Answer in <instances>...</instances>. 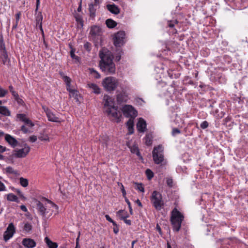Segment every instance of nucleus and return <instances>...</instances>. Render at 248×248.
I'll use <instances>...</instances> for the list:
<instances>
[{
    "mask_svg": "<svg viewBox=\"0 0 248 248\" xmlns=\"http://www.w3.org/2000/svg\"><path fill=\"white\" fill-rule=\"evenodd\" d=\"M49 206L44 205L40 201L36 204V210L38 213L44 219L48 218L52 214L58 213V206L52 201L46 200Z\"/></svg>",
    "mask_w": 248,
    "mask_h": 248,
    "instance_id": "obj_1",
    "label": "nucleus"
},
{
    "mask_svg": "<svg viewBox=\"0 0 248 248\" xmlns=\"http://www.w3.org/2000/svg\"><path fill=\"white\" fill-rule=\"evenodd\" d=\"M99 57L101 59L99 66L102 71L107 75L114 74L116 68L112 58L101 51L99 52Z\"/></svg>",
    "mask_w": 248,
    "mask_h": 248,
    "instance_id": "obj_2",
    "label": "nucleus"
},
{
    "mask_svg": "<svg viewBox=\"0 0 248 248\" xmlns=\"http://www.w3.org/2000/svg\"><path fill=\"white\" fill-rule=\"evenodd\" d=\"M183 219V215L176 208H174L172 211L170 217V221L174 231H179Z\"/></svg>",
    "mask_w": 248,
    "mask_h": 248,
    "instance_id": "obj_3",
    "label": "nucleus"
},
{
    "mask_svg": "<svg viewBox=\"0 0 248 248\" xmlns=\"http://www.w3.org/2000/svg\"><path fill=\"white\" fill-rule=\"evenodd\" d=\"M118 79L113 77L105 78L102 81L104 89L108 92L114 91L118 87Z\"/></svg>",
    "mask_w": 248,
    "mask_h": 248,
    "instance_id": "obj_4",
    "label": "nucleus"
},
{
    "mask_svg": "<svg viewBox=\"0 0 248 248\" xmlns=\"http://www.w3.org/2000/svg\"><path fill=\"white\" fill-rule=\"evenodd\" d=\"M151 201L154 207L157 210H160L164 206V201L162 195L157 191H154L151 197Z\"/></svg>",
    "mask_w": 248,
    "mask_h": 248,
    "instance_id": "obj_5",
    "label": "nucleus"
},
{
    "mask_svg": "<svg viewBox=\"0 0 248 248\" xmlns=\"http://www.w3.org/2000/svg\"><path fill=\"white\" fill-rule=\"evenodd\" d=\"M153 160L156 164H161L164 160L163 148L159 145L155 147L152 152Z\"/></svg>",
    "mask_w": 248,
    "mask_h": 248,
    "instance_id": "obj_6",
    "label": "nucleus"
},
{
    "mask_svg": "<svg viewBox=\"0 0 248 248\" xmlns=\"http://www.w3.org/2000/svg\"><path fill=\"white\" fill-rule=\"evenodd\" d=\"M105 111L112 120L115 121L117 123H119L120 121V118L122 115L120 112H118L117 107L107 108Z\"/></svg>",
    "mask_w": 248,
    "mask_h": 248,
    "instance_id": "obj_7",
    "label": "nucleus"
},
{
    "mask_svg": "<svg viewBox=\"0 0 248 248\" xmlns=\"http://www.w3.org/2000/svg\"><path fill=\"white\" fill-rule=\"evenodd\" d=\"M122 111L126 117L135 118L137 116V111L131 105H125L122 108Z\"/></svg>",
    "mask_w": 248,
    "mask_h": 248,
    "instance_id": "obj_8",
    "label": "nucleus"
},
{
    "mask_svg": "<svg viewBox=\"0 0 248 248\" xmlns=\"http://www.w3.org/2000/svg\"><path fill=\"white\" fill-rule=\"evenodd\" d=\"M23 148L15 150V153L13 155L17 158H23L25 157L30 151V147L27 144L24 143L23 146Z\"/></svg>",
    "mask_w": 248,
    "mask_h": 248,
    "instance_id": "obj_9",
    "label": "nucleus"
},
{
    "mask_svg": "<svg viewBox=\"0 0 248 248\" xmlns=\"http://www.w3.org/2000/svg\"><path fill=\"white\" fill-rule=\"evenodd\" d=\"M125 36V32L124 31H119L115 34L113 38L114 45L115 46H121L124 43V39Z\"/></svg>",
    "mask_w": 248,
    "mask_h": 248,
    "instance_id": "obj_10",
    "label": "nucleus"
},
{
    "mask_svg": "<svg viewBox=\"0 0 248 248\" xmlns=\"http://www.w3.org/2000/svg\"><path fill=\"white\" fill-rule=\"evenodd\" d=\"M15 232V228L14 224L10 223L6 229L3 234V239L5 241H7L13 236Z\"/></svg>",
    "mask_w": 248,
    "mask_h": 248,
    "instance_id": "obj_11",
    "label": "nucleus"
},
{
    "mask_svg": "<svg viewBox=\"0 0 248 248\" xmlns=\"http://www.w3.org/2000/svg\"><path fill=\"white\" fill-rule=\"evenodd\" d=\"M137 128L140 132H144L145 131L146 129V123L143 119L141 118L139 119L137 124Z\"/></svg>",
    "mask_w": 248,
    "mask_h": 248,
    "instance_id": "obj_12",
    "label": "nucleus"
},
{
    "mask_svg": "<svg viewBox=\"0 0 248 248\" xmlns=\"http://www.w3.org/2000/svg\"><path fill=\"white\" fill-rule=\"evenodd\" d=\"M5 140L12 147L15 148L18 145L17 140L10 135L6 134Z\"/></svg>",
    "mask_w": 248,
    "mask_h": 248,
    "instance_id": "obj_13",
    "label": "nucleus"
},
{
    "mask_svg": "<svg viewBox=\"0 0 248 248\" xmlns=\"http://www.w3.org/2000/svg\"><path fill=\"white\" fill-rule=\"evenodd\" d=\"M104 100L105 101L104 107L106 108V109L107 108H116L114 106V102L112 99L108 95H105L104 97Z\"/></svg>",
    "mask_w": 248,
    "mask_h": 248,
    "instance_id": "obj_14",
    "label": "nucleus"
},
{
    "mask_svg": "<svg viewBox=\"0 0 248 248\" xmlns=\"http://www.w3.org/2000/svg\"><path fill=\"white\" fill-rule=\"evenodd\" d=\"M22 243L27 248H33L36 246V242L31 238L23 239Z\"/></svg>",
    "mask_w": 248,
    "mask_h": 248,
    "instance_id": "obj_15",
    "label": "nucleus"
},
{
    "mask_svg": "<svg viewBox=\"0 0 248 248\" xmlns=\"http://www.w3.org/2000/svg\"><path fill=\"white\" fill-rule=\"evenodd\" d=\"M46 114L48 120L53 122H60L59 118L57 117L53 113H52L48 108L46 109Z\"/></svg>",
    "mask_w": 248,
    "mask_h": 248,
    "instance_id": "obj_16",
    "label": "nucleus"
},
{
    "mask_svg": "<svg viewBox=\"0 0 248 248\" xmlns=\"http://www.w3.org/2000/svg\"><path fill=\"white\" fill-rule=\"evenodd\" d=\"M43 16L41 12H39L35 17L36 26L43 32L42 28Z\"/></svg>",
    "mask_w": 248,
    "mask_h": 248,
    "instance_id": "obj_17",
    "label": "nucleus"
},
{
    "mask_svg": "<svg viewBox=\"0 0 248 248\" xmlns=\"http://www.w3.org/2000/svg\"><path fill=\"white\" fill-rule=\"evenodd\" d=\"M0 58L3 64L8 65L9 63L10 59L8 58L7 51L0 52Z\"/></svg>",
    "mask_w": 248,
    "mask_h": 248,
    "instance_id": "obj_18",
    "label": "nucleus"
},
{
    "mask_svg": "<svg viewBox=\"0 0 248 248\" xmlns=\"http://www.w3.org/2000/svg\"><path fill=\"white\" fill-rule=\"evenodd\" d=\"M107 9L111 13L117 15L120 13V9L114 4H108L107 5Z\"/></svg>",
    "mask_w": 248,
    "mask_h": 248,
    "instance_id": "obj_19",
    "label": "nucleus"
},
{
    "mask_svg": "<svg viewBox=\"0 0 248 248\" xmlns=\"http://www.w3.org/2000/svg\"><path fill=\"white\" fill-rule=\"evenodd\" d=\"M96 6L93 3H90L89 4V11L90 13V17L93 19L96 16V9L95 7Z\"/></svg>",
    "mask_w": 248,
    "mask_h": 248,
    "instance_id": "obj_20",
    "label": "nucleus"
},
{
    "mask_svg": "<svg viewBox=\"0 0 248 248\" xmlns=\"http://www.w3.org/2000/svg\"><path fill=\"white\" fill-rule=\"evenodd\" d=\"M116 214L117 216L122 220L129 217V215L127 212L124 210H120L118 211Z\"/></svg>",
    "mask_w": 248,
    "mask_h": 248,
    "instance_id": "obj_21",
    "label": "nucleus"
},
{
    "mask_svg": "<svg viewBox=\"0 0 248 248\" xmlns=\"http://www.w3.org/2000/svg\"><path fill=\"white\" fill-rule=\"evenodd\" d=\"M128 96L125 93H120L117 96V100L119 103L126 102Z\"/></svg>",
    "mask_w": 248,
    "mask_h": 248,
    "instance_id": "obj_22",
    "label": "nucleus"
},
{
    "mask_svg": "<svg viewBox=\"0 0 248 248\" xmlns=\"http://www.w3.org/2000/svg\"><path fill=\"white\" fill-rule=\"evenodd\" d=\"M87 86L92 89L94 93L96 94L100 93V89L96 84L93 83H89L87 84Z\"/></svg>",
    "mask_w": 248,
    "mask_h": 248,
    "instance_id": "obj_23",
    "label": "nucleus"
},
{
    "mask_svg": "<svg viewBox=\"0 0 248 248\" xmlns=\"http://www.w3.org/2000/svg\"><path fill=\"white\" fill-rule=\"evenodd\" d=\"M101 32V29L99 27L94 26L92 27L90 30V34L92 35H99Z\"/></svg>",
    "mask_w": 248,
    "mask_h": 248,
    "instance_id": "obj_24",
    "label": "nucleus"
},
{
    "mask_svg": "<svg viewBox=\"0 0 248 248\" xmlns=\"http://www.w3.org/2000/svg\"><path fill=\"white\" fill-rule=\"evenodd\" d=\"M106 24L107 26L110 29L113 28L117 26V23L111 18L106 20Z\"/></svg>",
    "mask_w": 248,
    "mask_h": 248,
    "instance_id": "obj_25",
    "label": "nucleus"
},
{
    "mask_svg": "<svg viewBox=\"0 0 248 248\" xmlns=\"http://www.w3.org/2000/svg\"><path fill=\"white\" fill-rule=\"evenodd\" d=\"M45 240L49 248H57V243L53 242L48 237H46Z\"/></svg>",
    "mask_w": 248,
    "mask_h": 248,
    "instance_id": "obj_26",
    "label": "nucleus"
},
{
    "mask_svg": "<svg viewBox=\"0 0 248 248\" xmlns=\"http://www.w3.org/2000/svg\"><path fill=\"white\" fill-rule=\"evenodd\" d=\"M0 113L5 116L10 115V111L5 106H0Z\"/></svg>",
    "mask_w": 248,
    "mask_h": 248,
    "instance_id": "obj_27",
    "label": "nucleus"
},
{
    "mask_svg": "<svg viewBox=\"0 0 248 248\" xmlns=\"http://www.w3.org/2000/svg\"><path fill=\"white\" fill-rule=\"evenodd\" d=\"M7 199L8 201L12 202H18L19 201L16 196L13 193H10L7 195Z\"/></svg>",
    "mask_w": 248,
    "mask_h": 248,
    "instance_id": "obj_28",
    "label": "nucleus"
},
{
    "mask_svg": "<svg viewBox=\"0 0 248 248\" xmlns=\"http://www.w3.org/2000/svg\"><path fill=\"white\" fill-rule=\"evenodd\" d=\"M60 75L63 79V81L65 82L66 85L70 84L71 83V80L70 78L67 76H65L63 72H60Z\"/></svg>",
    "mask_w": 248,
    "mask_h": 248,
    "instance_id": "obj_29",
    "label": "nucleus"
},
{
    "mask_svg": "<svg viewBox=\"0 0 248 248\" xmlns=\"http://www.w3.org/2000/svg\"><path fill=\"white\" fill-rule=\"evenodd\" d=\"M144 139H145V144L147 145L150 146L152 144V140L151 135H150L149 134L146 135Z\"/></svg>",
    "mask_w": 248,
    "mask_h": 248,
    "instance_id": "obj_30",
    "label": "nucleus"
},
{
    "mask_svg": "<svg viewBox=\"0 0 248 248\" xmlns=\"http://www.w3.org/2000/svg\"><path fill=\"white\" fill-rule=\"evenodd\" d=\"M19 180L20 184L22 186L25 187L28 186L29 182L28 179L24 178L23 177H21L20 178Z\"/></svg>",
    "mask_w": 248,
    "mask_h": 248,
    "instance_id": "obj_31",
    "label": "nucleus"
},
{
    "mask_svg": "<svg viewBox=\"0 0 248 248\" xmlns=\"http://www.w3.org/2000/svg\"><path fill=\"white\" fill-rule=\"evenodd\" d=\"M70 56H71V57L73 59H74L75 60L76 62H78L79 61V57H78V56H76L75 54V50L72 49L71 51H70Z\"/></svg>",
    "mask_w": 248,
    "mask_h": 248,
    "instance_id": "obj_32",
    "label": "nucleus"
},
{
    "mask_svg": "<svg viewBox=\"0 0 248 248\" xmlns=\"http://www.w3.org/2000/svg\"><path fill=\"white\" fill-rule=\"evenodd\" d=\"M134 184L137 186V187L136 188V189L142 192H144V188L143 186V185L142 183H138L137 182H135Z\"/></svg>",
    "mask_w": 248,
    "mask_h": 248,
    "instance_id": "obj_33",
    "label": "nucleus"
},
{
    "mask_svg": "<svg viewBox=\"0 0 248 248\" xmlns=\"http://www.w3.org/2000/svg\"><path fill=\"white\" fill-rule=\"evenodd\" d=\"M69 96L70 97H74L75 99H77L78 96V91L74 89L70 91V92L69 93Z\"/></svg>",
    "mask_w": 248,
    "mask_h": 248,
    "instance_id": "obj_34",
    "label": "nucleus"
},
{
    "mask_svg": "<svg viewBox=\"0 0 248 248\" xmlns=\"http://www.w3.org/2000/svg\"><path fill=\"white\" fill-rule=\"evenodd\" d=\"M75 18L77 22L80 23L81 26H83V21L82 20L81 16L78 14H77L75 16Z\"/></svg>",
    "mask_w": 248,
    "mask_h": 248,
    "instance_id": "obj_35",
    "label": "nucleus"
},
{
    "mask_svg": "<svg viewBox=\"0 0 248 248\" xmlns=\"http://www.w3.org/2000/svg\"><path fill=\"white\" fill-rule=\"evenodd\" d=\"M145 172L148 179L150 180L154 177V173L151 170L147 169Z\"/></svg>",
    "mask_w": 248,
    "mask_h": 248,
    "instance_id": "obj_36",
    "label": "nucleus"
},
{
    "mask_svg": "<svg viewBox=\"0 0 248 248\" xmlns=\"http://www.w3.org/2000/svg\"><path fill=\"white\" fill-rule=\"evenodd\" d=\"M91 73L94 76L95 78H100L99 74L93 68L90 69Z\"/></svg>",
    "mask_w": 248,
    "mask_h": 248,
    "instance_id": "obj_37",
    "label": "nucleus"
},
{
    "mask_svg": "<svg viewBox=\"0 0 248 248\" xmlns=\"http://www.w3.org/2000/svg\"><path fill=\"white\" fill-rule=\"evenodd\" d=\"M32 229V225L29 223H26L24 226V230L27 232H29Z\"/></svg>",
    "mask_w": 248,
    "mask_h": 248,
    "instance_id": "obj_38",
    "label": "nucleus"
},
{
    "mask_svg": "<svg viewBox=\"0 0 248 248\" xmlns=\"http://www.w3.org/2000/svg\"><path fill=\"white\" fill-rule=\"evenodd\" d=\"M17 118L21 121L24 122L27 118L25 114H18L16 116Z\"/></svg>",
    "mask_w": 248,
    "mask_h": 248,
    "instance_id": "obj_39",
    "label": "nucleus"
},
{
    "mask_svg": "<svg viewBox=\"0 0 248 248\" xmlns=\"http://www.w3.org/2000/svg\"><path fill=\"white\" fill-rule=\"evenodd\" d=\"M166 183L167 186L170 187H172L173 186V180L171 178H167L166 179Z\"/></svg>",
    "mask_w": 248,
    "mask_h": 248,
    "instance_id": "obj_40",
    "label": "nucleus"
},
{
    "mask_svg": "<svg viewBox=\"0 0 248 248\" xmlns=\"http://www.w3.org/2000/svg\"><path fill=\"white\" fill-rule=\"evenodd\" d=\"M134 118H131L128 120L126 123V125L128 128L134 126Z\"/></svg>",
    "mask_w": 248,
    "mask_h": 248,
    "instance_id": "obj_41",
    "label": "nucleus"
},
{
    "mask_svg": "<svg viewBox=\"0 0 248 248\" xmlns=\"http://www.w3.org/2000/svg\"><path fill=\"white\" fill-rule=\"evenodd\" d=\"M9 90L11 92L13 96L15 97H17V95H18V93L14 90V88L12 86H10L9 87Z\"/></svg>",
    "mask_w": 248,
    "mask_h": 248,
    "instance_id": "obj_42",
    "label": "nucleus"
},
{
    "mask_svg": "<svg viewBox=\"0 0 248 248\" xmlns=\"http://www.w3.org/2000/svg\"><path fill=\"white\" fill-rule=\"evenodd\" d=\"M6 171L7 173L10 174H16V171L13 170V168L11 167H8L6 168Z\"/></svg>",
    "mask_w": 248,
    "mask_h": 248,
    "instance_id": "obj_43",
    "label": "nucleus"
},
{
    "mask_svg": "<svg viewBox=\"0 0 248 248\" xmlns=\"http://www.w3.org/2000/svg\"><path fill=\"white\" fill-rule=\"evenodd\" d=\"M181 133L180 130L177 128H174L172 129L171 134L173 136H176V135L180 134Z\"/></svg>",
    "mask_w": 248,
    "mask_h": 248,
    "instance_id": "obj_44",
    "label": "nucleus"
},
{
    "mask_svg": "<svg viewBox=\"0 0 248 248\" xmlns=\"http://www.w3.org/2000/svg\"><path fill=\"white\" fill-rule=\"evenodd\" d=\"M8 93L7 90H4L0 87V97L4 96Z\"/></svg>",
    "mask_w": 248,
    "mask_h": 248,
    "instance_id": "obj_45",
    "label": "nucleus"
},
{
    "mask_svg": "<svg viewBox=\"0 0 248 248\" xmlns=\"http://www.w3.org/2000/svg\"><path fill=\"white\" fill-rule=\"evenodd\" d=\"M125 201L128 204V206L129 209V212H130V214L132 215L133 214V210H132V207L131 206L130 202L126 198H125Z\"/></svg>",
    "mask_w": 248,
    "mask_h": 248,
    "instance_id": "obj_46",
    "label": "nucleus"
},
{
    "mask_svg": "<svg viewBox=\"0 0 248 248\" xmlns=\"http://www.w3.org/2000/svg\"><path fill=\"white\" fill-rule=\"evenodd\" d=\"M208 123L207 121H204L201 123L200 126L202 129H204L206 128L208 126Z\"/></svg>",
    "mask_w": 248,
    "mask_h": 248,
    "instance_id": "obj_47",
    "label": "nucleus"
},
{
    "mask_svg": "<svg viewBox=\"0 0 248 248\" xmlns=\"http://www.w3.org/2000/svg\"><path fill=\"white\" fill-rule=\"evenodd\" d=\"M38 139L42 141H48L49 138L47 135H42L38 137Z\"/></svg>",
    "mask_w": 248,
    "mask_h": 248,
    "instance_id": "obj_48",
    "label": "nucleus"
},
{
    "mask_svg": "<svg viewBox=\"0 0 248 248\" xmlns=\"http://www.w3.org/2000/svg\"><path fill=\"white\" fill-rule=\"evenodd\" d=\"M17 103L20 105H23L24 104L23 100L19 98V95H17V97H14Z\"/></svg>",
    "mask_w": 248,
    "mask_h": 248,
    "instance_id": "obj_49",
    "label": "nucleus"
},
{
    "mask_svg": "<svg viewBox=\"0 0 248 248\" xmlns=\"http://www.w3.org/2000/svg\"><path fill=\"white\" fill-rule=\"evenodd\" d=\"M24 122L30 127H32L34 126V124L32 123V122L28 118Z\"/></svg>",
    "mask_w": 248,
    "mask_h": 248,
    "instance_id": "obj_50",
    "label": "nucleus"
},
{
    "mask_svg": "<svg viewBox=\"0 0 248 248\" xmlns=\"http://www.w3.org/2000/svg\"><path fill=\"white\" fill-rule=\"evenodd\" d=\"M40 0H36V8H35V15L36 16L38 14V9H39V5H40Z\"/></svg>",
    "mask_w": 248,
    "mask_h": 248,
    "instance_id": "obj_51",
    "label": "nucleus"
},
{
    "mask_svg": "<svg viewBox=\"0 0 248 248\" xmlns=\"http://www.w3.org/2000/svg\"><path fill=\"white\" fill-rule=\"evenodd\" d=\"M178 22L177 20H175L174 21H169L168 22V26L170 28H173L174 27L175 24H177Z\"/></svg>",
    "mask_w": 248,
    "mask_h": 248,
    "instance_id": "obj_52",
    "label": "nucleus"
},
{
    "mask_svg": "<svg viewBox=\"0 0 248 248\" xmlns=\"http://www.w3.org/2000/svg\"><path fill=\"white\" fill-rule=\"evenodd\" d=\"M6 188L4 184L0 181V192L6 191Z\"/></svg>",
    "mask_w": 248,
    "mask_h": 248,
    "instance_id": "obj_53",
    "label": "nucleus"
},
{
    "mask_svg": "<svg viewBox=\"0 0 248 248\" xmlns=\"http://www.w3.org/2000/svg\"><path fill=\"white\" fill-rule=\"evenodd\" d=\"M3 51H6L4 43L0 44V52Z\"/></svg>",
    "mask_w": 248,
    "mask_h": 248,
    "instance_id": "obj_54",
    "label": "nucleus"
},
{
    "mask_svg": "<svg viewBox=\"0 0 248 248\" xmlns=\"http://www.w3.org/2000/svg\"><path fill=\"white\" fill-rule=\"evenodd\" d=\"M131 152L136 153L138 156H140V153L137 147H134L133 149H131Z\"/></svg>",
    "mask_w": 248,
    "mask_h": 248,
    "instance_id": "obj_55",
    "label": "nucleus"
},
{
    "mask_svg": "<svg viewBox=\"0 0 248 248\" xmlns=\"http://www.w3.org/2000/svg\"><path fill=\"white\" fill-rule=\"evenodd\" d=\"M21 130L24 133H27L29 132V129L27 128L25 125H22L21 127Z\"/></svg>",
    "mask_w": 248,
    "mask_h": 248,
    "instance_id": "obj_56",
    "label": "nucleus"
},
{
    "mask_svg": "<svg viewBox=\"0 0 248 248\" xmlns=\"http://www.w3.org/2000/svg\"><path fill=\"white\" fill-rule=\"evenodd\" d=\"M37 138L36 136H31L30 137V138H29L30 141L32 143L36 141L37 140Z\"/></svg>",
    "mask_w": 248,
    "mask_h": 248,
    "instance_id": "obj_57",
    "label": "nucleus"
},
{
    "mask_svg": "<svg viewBox=\"0 0 248 248\" xmlns=\"http://www.w3.org/2000/svg\"><path fill=\"white\" fill-rule=\"evenodd\" d=\"M90 45H91L89 43L87 42L84 44V47L86 49V50H87L88 51H90Z\"/></svg>",
    "mask_w": 248,
    "mask_h": 248,
    "instance_id": "obj_58",
    "label": "nucleus"
},
{
    "mask_svg": "<svg viewBox=\"0 0 248 248\" xmlns=\"http://www.w3.org/2000/svg\"><path fill=\"white\" fill-rule=\"evenodd\" d=\"M121 186H122V187H121V191H122V194H123V196L124 197H125V195H126V191L124 188V186L122 185V184H121Z\"/></svg>",
    "mask_w": 248,
    "mask_h": 248,
    "instance_id": "obj_59",
    "label": "nucleus"
},
{
    "mask_svg": "<svg viewBox=\"0 0 248 248\" xmlns=\"http://www.w3.org/2000/svg\"><path fill=\"white\" fill-rule=\"evenodd\" d=\"M20 209L22 211L26 212L28 211V209L27 207L24 205H22L20 206Z\"/></svg>",
    "mask_w": 248,
    "mask_h": 248,
    "instance_id": "obj_60",
    "label": "nucleus"
},
{
    "mask_svg": "<svg viewBox=\"0 0 248 248\" xmlns=\"http://www.w3.org/2000/svg\"><path fill=\"white\" fill-rule=\"evenodd\" d=\"M119 229L118 226L114 227L113 228V232L115 234H117L119 232Z\"/></svg>",
    "mask_w": 248,
    "mask_h": 248,
    "instance_id": "obj_61",
    "label": "nucleus"
},
{
    "mask_svg": "<svg viewBox=\"0 0 248 248\" xmlns=\"http://www.w3.org/2000/svg\"><path fill=\"white\" fill-rule=\"evenodd\" d=\"M6 150L5 147L2 146L0 145V153H3Z\"/></svg>",
    "mask_w": 248,
    "mask_h": 248,
    "instance_id": "obj_62",
    "label": "nucleus"
},
{
    "mask_svg": "<svg viewBox=\"0 0 248 248\" xmlns=\"http://www.w3.org/2000/svg\"><path fill=\"white\" fill-rule=\"evenodd\" d=\"M125 223L128 225H130L131 224V221L129 219H127L125 218V219L123 220Z\"/></svg>",
    "mask_w": 248,
    "mask_h": 248,
    "instance_id": "obj_63",
    "label": "nucleus"
},
{
    "mask_svg": "<svg viewBox=\"0 0 248 248\" xmlns=\"http://www.w3.org/2000/svg\"><path fill=\"white\" fill-rule=\"evenodd\" d=\"M128 133L129 134H132L134 133V128L133 127H130L129 128H128Z\"/></svg>",
    "mask_w": 248,
    "mask_h": 248,
    "instance_id": "obj_64",
    "label": "nucleus"
}]
</instances>
